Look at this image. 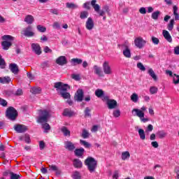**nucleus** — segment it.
I'll use <instances>...</instances> for the list:
<instances>
[{
  "instance_id": "nucleus-23",
  "label": "nucleus",
  "mask_w": 179,
  "mask_h": 179,
  "mask_svg": "<svg viewBox=\"0 0 179 179\" xmlns=\"http://www.w3.org/2000/svg\"><path fill=\"white\" fill-rule=\"evenodd\" d=\"M73 164L76 169H80L83 166L82 161L80 160L79 159H75L73 161Z\"/></svg>"
},
{
  "instance_id": "nucleus-15",
  "label": "nucleus",
  "mask_w": 179,
  "mask_h": 179,
  "mask_svg": "<svg viewBox=\"0 0 179 179\" xmlns=\"http://www.w3.org/2000/svg\"><path fill=\"white\" fill-rule=\"evenodd\" d=\"M162 36H164V38L168 41V43H173V38L171 37V35L169 31L164 29L162 31Z\"/></svg>"
},
{
  "instance_id": "nucleus-52",
  "label": "nucleus",
  "mask_w": 179,
  "mask_h": 179,
  "mask_svg": "<svg viewBox=\"0 0 179 179\" xmlns=\"http://www.w3.org/2000/svg\"><path fill=\"white\" fill-rule=\"evenodd\" d=\"M49 170L50 171H58V166L56 165H50Z\"/></svg>"
},
{
  "instance_id": "nucleus-7",
  "label": "nucleus",
  "mask_w": 179,
  "mask_h": 179,
  "mask_svg": "<svg viewBox=\"0 0 179 179\" xmlns=\"http://www.w3.org/2000/svg\"><path fill=\"white\" fill-rule=\"evenodd\" d=\"M6 116L8 120L15 121L17 118V110L15 108L10 106L6 111Z\"/></svg>"
},
{
  "instance_id": "nucleus-16",
  "label": "nucleus",
  "mask_w": 179,
  "mask_h": 179,
  "mask_svg": "<svg viewBox=\"0 0 179 179\" xmlns=\"http://www.w3.org/2000/svg\"><path fill=\"white\" fill-rule=\"evenodd\" d=\"M123 47L124 49L123 50V55L125 57V58H131V49H129V45H123Z\"/></svg>"
},
{
  "instance_id": "nucleus-17",
  "label": "nucleus",
  "mask_w": 179,
  "mask_h": 179,
  "mask_svg": "<svg viewBox=\"0 0 179 179\" xmlns=\"http://www.w3.org/2000/svg\"><path fill=\"white\" fill-rule=\"evenodd\" d=\"M74 99L76 101H82L83 100V90H78L76 95L74 96Z\"/></svg>"
},
{
  "instance_id": "nucleus-1",
  "label": "nucleus",
  "mask_w": 179,
  "mask_h": 179,
  "mask_svg": "<svg viewBox=\"0 0 179 179\" xmlns=\"http://www.w3.org/2000/svg\"><path fill=\"white\" fill-rule=\"evenodd\" d=\"M51 117V111L50 110H39V116L37 118V122L42 124V128L44 129L45 134H48V131L51 129V127L47 122Z\"/></svg>"
},
{
  "instance_id": "nucleus-4",
  "label": "nucleus",
  "mask_w": 179,
  "mask_h": 179,
  "mask_svg": "<svg viewBox=\"0 0 179 179\" xmlns=\"http://www.w3.org/2000/svg\"><path fill=\"white\" fill-rule=\"evenodd\" d=\"M173 13L175 19L170 20L169 22L167 24V29L169 31H173L174 25L176 24V20H179L178 7L177 6H173Z\"/></svg>"
},
{
  "instance_id": "nucleus-5",
  "label": "nucleus",
  "mask_w": 179,
  "mask_h": 179,
  "mask_svg": "<svg viewBox=\"0 0 179 179\" xmlns=\"http://www.w3.org/2000/svg\"><path fill=\"white\" fill-rule=\"evenodd\" d=\"M85 164L90 173H94L97 169V161L92 157H88L85 159Z\"/></svg>"
},
{
  "instance_id": "nucleus-57",
  "label": "nucleus",
  "mask_w": 179,
  "mask_h": 179,
  "mask_svg": "<svg viewBox=\"0 0 179 179\" xmlns=\"http://www.w3.org/2000/svg\"><path fill=\"white\" fill-rule=\"evenodd\" d=\"M72 79H74V80H80V76L79 74H73L71 75Z\"/></svg>"
},
{
  "instance_id": "nucleus-25",
  "label": "nucleus",
  "mask_w": 179,
  "mask_h": 179,
  "mask_svg": "<svg viewBox=\"0 0 179 179\" xmlns=\"http://www.w3.org/2000/svg\"><path fill=\"white\" fill-rule=\"evenodd\" d=\"M30 92L32 94H41V88L37 87H33L30 89Z\"/></svg>"
},
{
  "instance_id": "nucleus-6",
  "label": "nucleus",
  "mask_w": 179,
  "mask_h": 179,
  "mask_svg": "<svg viewBox=\"0 0 179 179\" xmlns=\"http://www.w3.org/2000/svg\"><path fill=\"white\" fill-rule=\"evenodd\" d=\"M1 39L3 40V41L1 42L3 50H7L12 47V41L15 40V37L10 35H4L1 37Z\"/></svg>"
},
{
  "instance_id": "nucleus-61",
  "label": "nucleus",
  "mask_w": 179,
  "mask_h": 179,
  "mask_svg": "<svg viewBox=\"0 0 179 179\" xmlns=\"http://www.w3.org/2000/svg\"><path fill=\"white\" fill-rule=\"evenodd\" d=\"M139 12L141 15H146V8L145 7L140 8Z\"/></svg>"
},
{
  "instance_id": "nucleus-11",
  "label": "nucleus",
  "mask_w": 179,
  "mask_h": 179,
  "mask_svg": "<svg viewBox=\"0 0 179 179\" xmlns=\"http://www.w3.org/2000/svg\"><path fill=\"white\" fill-rule=\"evenodd\" d=\"M134 45L137 48H143L146 45V41L143 39L141 36L136 37L134 39Z\"/></svg>"
},
{
  "instance_id": "nucleus-50",
  "label": "nucleus",
  "mask_w": 179,
  "mask_h": 179,
  "mask_svg": "<svg viewBox=\"0 0 179 179\" xmlns=\"http://www.w3.org/2000/svg\"><path fill=\"white\" fill-rule=\"evenodd\" d=\"M151 40H152V43L155 44V45H159V43H160V40H159L155 36H152Z\"/></svg>"
},
{
  "instance_id": "nucleus-3",
  "label": "nucleus",
  "mask_w": 179,
  "mask_h": 179,
  "mask_svg": "<svg viewBox=\"0 0 179 179\" xmlns=\"http://www.w3.org/2000/svg\"><path fill=\"white\" fill-rule=\"evenodd\" d=\"M143 111H146L145 106H142L141 109L134 108L131 110V114L134 117H138L142 122H148L149 119L145 118V112Z\"/></svg>"
},
{
  "instance_id": "nucleus-33",
  "label": "nucleus",
  "mask_w": 179,
  "mask_h": 179,
  "mask_svg": "<svg viewBox=\"0 0 179 179\" xmlns=\"http://www.w3.org/2000/svg\"><path fill=\"white\" fill-rule=\"evenodd\" d=\"M131 157V154L128 151L122 152V160H128Z\"/></svg>"
},
{
  "instance_id": "nucleus-18",
  "label": "nucleus",
  "mask_w": 179,
  "mask_h": 179,
  "mask_svg": "<svg viewBox=\"0 0 179 179\" xmlns=\"http://www.w3.org/2000/svg\"><path fill=\"white\" fill-rule=\"evenodd\" d=\"M66 57L65 56H60L56 59V64L61 66L66 65Z\"/></svg>"
},
{
  "instance_id": "nucleus-62",
  "label": "nucleus",
  "mask_w": 179,
  "mask_h": 179,
  "mask_svg": "<svg viewBox=\"0 0 179 179\" xmlns=\"http://www.w3.org/2000/svg\"><path fill=\"white\" fill-rule=\"evenodd\" d=\"M4 94H6V96H12V94H14V93L12 90H5Z\"/></svg>"
},
{
  "instance_id": "nucleus-12",
  "label": "nucleus",
  "mask_w": 179,
  "mask_h": 179,
  "mask_svg": "<svg viewBox=\"0 0 179 179\" xmlns=\"http://www.w3.org/2000/svg\"><path fill=\"white\" fill-rule=\"evenodd\" d=\"M34 34L35 33L31 26H28L24 29V36L25 37H34Z\"/></svg>"
},
{
  "instance_id": "nucleus-60",
  "label": "nucleus",
  "mask_w": 179,
  "mask_h": 179,
  "mask_svg": "<svg viewBox=\"0 0 179 179\" xmlns=\"http://www.w3.org/2000/svg\"><path fill=\"white\" fill-rule=\"evenodd\" d=\"M52 27H53V29H61V25H59V23L55 22H54V24H52Z\"/></svg>"
},
{
  "instance_id": "nucleus-29",
  "label": "nucleus",
  "mask_w": 179,
  "mask_h": 179,
  "mask_svg": "<svg viewBox=\"0 0 179 179\" xmlns=\"http://www.w3.org/2000/svg\"><path fill=\"white\" fill-rule=\"evenodd\" d=\"M14 129L17 134H23V125L22 124H15Z\"/></svg>"
},
{
  "instance_id": "nucleus-2",
  "label": "nucleus",
  "mask_w": 179,
  "mask_h": 179,
  "mask_svg": "<svg viewBox=\"0 0 179 179\" xmlns=\"http://www.w3.org/2000/svg\"><path fill=\"white\" fill-rule=\"evenodd\" d=\"M54 87L57 92H60V95L62 97H63V99H69L71 97V94L66 92V90L69 89V85H68V84L57 82L55 83Z\"/></svg>"
},
{
  "instance_id": "nucleus-55",
  "label": "nucleus",
  "mask_w": 179,
  "mask_h": 179,
  "mask_svg": "<svg viewBox=\"0 0 179 179\" xmlns=\"http://www.w3.org/2000/svg\"><path fill=\"white\" fill-rule=\"evenodd\" d=\"M92 111V110L89 108H86L85 110V117H90V112Z\"/></svg>"
},
{
  "instance_id": "nucleus-48",
  "label": "nucleus",
  "mask_w": 179,
  "mask_h": 179,
  "mask_svg": "<svg viewBox=\"0 0 179 179\" xmlns=\"http://www.w3.org/2000/svg\"><path fill=\"white\" fill-rule=\"evenodd\" d=\"M24 142L25 143H31V140H30V136L29 134L24 135Z\"/></svg>"
},
{
  "instance_id": "nucleus-58",
  "label": "nucleus",
  "mask_w": 179,
  "mask_h": 179,
  "mask_svg": "<svg viewBox=\"0 0 179 179\" xmlns=\"http://www.w3.org/2000/svg\"><path fill=\"white\" fill-rule=\"evenodd\" d=\"M44 148H45V143H44V141H39V149L41 150H43Z\"/></svg>"
},
{
  "instance_id": "nucleus-54",
  "label": "nucleus",
  "mask_w": 179,
  "mask_h": 179,
  "mask_svg": "<svg viewBox=\"0 0 179 179\" xmlns=\"http://www.w3.org/2000/svg\"><path fill=\"white\" fill-rule=\"evenodd\" d=\"M113 179H118L120 178V172L118 171H115L113 174Z\"/></svg>"
},
{
  "instance_id": "nucleus-10",
  "label": "nucleus",
  "mask_w": 179,
  "mask_h": 179,
  "mask_svg": "<svg viewBox=\"0 0 179 179\" xmlns=\"http://www.w3.org/2000/svg\"><path fill=\"white\" fill-rule=\"evenodd\" d=\"M96 2H97V1H96V0L91 1V5H92V8H94V10H95V12H96V13H99V16L106 15V11H104L103 10H100V6L97 3H96Z\"/></svg>"
},
{
  "instance_id": "nucleus-47",
  "label": "nucleus",
  "mask_w": 179,
  "mask_h": 179,
  "mask_svg": "<svg viewBox=\"0 0 179 179\" xmlns=\"http://www.w3.org/2000/svg\"><path fill=\"white\" fill-rule=\"evenodd\" d=\"M36 29L41 33H45V31H47V28H45V27H43L42 25H38Z\"/></svg>"
},
{
  "instance_id": "nucleus-39",
  "label": "nucleus",
  "mask_w": 179,
  "mask_h": 179,
  "mask_svg": "<svg viewBox=\"0 0 179 179\" xmlns=\"http://www.w3.org/2000/svg\"><path fill=\"white\" fill-rule=\"evenodd\" d=\"M87 16H89V12L87 11H82L80 14V19H87Z\"/></svg>"
},
{
  "instance_id": "nucleus-31",
  "label": "nucleus",
  "mask_w": 179,
  "mask_h": 179,
  "mask_svg": "<svg viewBox=\"0 0 179 179\" xmlns=\"http://www.w3.org/2000/svg\"><path fill=\"white\" fill-rule=\"evenodd\" d=\"M148 74L150 75V76H151V78H152L155 82H157V76H156V73H155V71L152 69H150L148 70Z\"/></svg>"
},
{
  "instance_id": "nucleus-19",
  "label": "nucleus",
  "mask_w": 179,
  "mask_h": 179,
  "mask_svg": "<svg viewBox=\"0 0 179 179\" xmlns=\"http://www.w3.org/2000/svg\"><path fill=\"white\" fill-rule=\"evenodd\" d=\"M64 148L67 149V150H75V144L71 141H65L64 142Z\"/></svg>"
},
{
  "instance_id": "nucleus-24",
  "label": "nucleus",
  "mask_w": 179,
  "mask_h": 179,
  "mask_svg": "<svg viewBox=\"0 0 179 179\" xmlns=\"http://www.w3.org/2000/svg\"><path fill=\"white\" fill-rule=\"evenodd\" d=\"M74 153L77 157H82L85 153V149L83 148L76 149Z\"/></svg>"
},
{
  "instance_id": "nucleus-45",
  "label": "nucleus",
  "mask_w": 179,
  "mask_h": 179,
  "mask_svg": "<svg viewBox=\"0 0 179 179\" xmlns=\"http://www.w3.org/2000/svg\"><path fill=\"white\" fill-rule=\"evenodd\" d=\"M10 78L9 77L0 78V83H9Z\"/></svg>"
},
{
  "instance_id": "nucleus-22",
  "label": "nucleus",
  "mask_w": 179,
  "mask_h": 179,
  "mask_svg": "<svg viewBox=\"0 0 179 179\" xmlns=\"http://www.w3.org/2000/svg\"><path fill=\"white\" fill-rule=\"evenodd\" d=\"M24 21L27 23V24H33L34 22V17L31 15H27L25 17Z\"/></svg>"
},
{
  "instance_id": "nucleus-46",
  "label": "nucleus",
  "mask_w": 179,
  "mask_h": 179,
  "mask_svg": "<svg viewBox=\"0 0 179 179\" xmlns=\"http://www.w3.org/2000/svg\"><path fill=\"white\" fill-rule=\"evenodd\" d=\"M172 78H173L174 85H178V83H179V76L174 73Z\"/></svg>"
},
{
  "instance_id": "nucleus-42",
  "label": "nucleus",
  "mask_w": 179,
  "mask_h": 179,
  "mask_svg": "<svg viewBox=\"0 0 179 179\" xmlns=\"http://www.w3.org/2000/svg\"><path fill=\"white\" fill-rule=\"evenodd\" d=\"M10 179H20V178H22V176H20L19 174H16L13 172H11L10 176Z\"/></svg>"
},
{
  "instance_id": "nucleus-38",
  "label": "nucleus",
  "mask_w": 179,
  "mask_h": 179,
  "mask_svg": "<svg viewBox=\"0 0 179 179\" xmlns=\"http://www.w3.org/2000/svg\"><path fill=\"white\" fill-rule=\"evenodd\" d=\"M95 96H96V97H103V96H104V92L102 91V90L97 89L95 91Z\"/></svg>"
},
{
  "instance_id": "nucleus-34",
  "label": "nucleus",
  "mask_w": 179,
  "mask_h": 179,
  "mask_svg": "<svg viewBox=\"0 0 179 179\" xmlns=\"http://www.w3.org/2000/svg\"><path fill=\"white\" fill-rule=\"evenodd\" d=\"M66 6L69 9H78V8H79V6H78V4H75L74 3H66Z\"/></svg>"
},
{
  "instance_id": "nucleus-27",
  "label": "nucleus",
  "mask_w": 179,
  "mask_h": 179,
  "mask_svg": "<svg viewBox=\"0 0 179 179\" xmlns=\"http://www.w3.org/2000/svg\"><path fill=\"white\" fill-rule=\"evenodd\" d=\"M157 136L159 138V139H164V138L167 136V133H166L164 130H160L157 132Z\"/></svg>"
},
{
  "instance_id": "nucleus-43",
  "label": "nucleus",
  "mask_w": 179,
  "mask_h": 179,
  "mask_svg": "<svg viewBox=\"0 0 179 179\" xmlns=\"http://www.w3.org/2000/svg\"><path fill=\"white\" fill-rule=\"evenodd\" d=\"M159 89L157 88V87H150V94H156V93H157Z\"/></svg>"
},
{
  "instance_id": "nucleus-13",
  "label": "nucleus",
  "mask_w": 179,
  "mask_h": 179,
  "mask_svg": "<svg viewBox=\"0 0 179 179\" xmlns=\"http://www.w3.org/2000/svg\"><path fill=\"white\" fill-rule=\"evenodd\" d=\"M85 27L87 30H93L94 29V21L92 17H88L85 22Z\"/></svg>"
},
{
  "instance_id": "nucleus-41",
  "label": "nucleus",
  "mask_w": 179,
  "mask_h": 179,
  "mask_svg": "<svg viewBox=\"0 0 179 179\" xmlns=\"http://www.w3.org/2000/svg\"><path fill=\"white\" fill-rule=\"evenodd\" d=\"M5 66H6V63L5 62V59L2 58V55H0V68L1 69H5Z\"/></svg>"
},
{
  "instance_id": "nucleus-14",
  "label": "nucleus",
  "mask_w": 179,
  "mask_h": 179,
  "mask_svg": "<svg viewBox=\"0 0 179 179\" xmlns=\"http://www.w3.org/2000/svg\"><path fill=\"white\" fill-rule=\"evenodd\" d=\"M31 48L34 52L36 54V55H41V47H40V45L38 43H32Z\"/></svg>"
},
{
  "instance_id": "nucleus-44",
  "label": "nucleus",
  "mask_w": 179,
  "mask_h": 179,
  "mask_svg": "<svg viewBox=\"0 0 179 179\" xmlns=\"http://www.w3.org/2000/svg\"><path fill=\"white\" fill-rule=\"evenodd\" d=\"M90 134H89V131H87V130H86L85 129H84L83 130V133H82V137L84 139H87V138H89Z\"/></svg>"
},
{
  "instance_id": "nucleus-56",
  "label": "nucleus",
  "mask_w": 179,
  "mask_h": 179,
  "mask_svg": "<svg viewBox=\"0 0 179 179\" xmlns=\"http://www.w3.org/2000/svg\"><path fill=\"white\" fill-rule=\"evenodd\" d=\"M83 8L85 9H87L88 10H90V2L87 1L83 3Z\"/></svg>"
},
{
  "instance_id": "nucleus-64",
  "label": "nucleus",
  "mask_w": 179,
  "mask_h": 179,
  "mask_svg": "<svg viewBox=\"0 0 179 179\" xmlns=\"http://www.w3.org/2000/svg\"><path fill=\"white\" fill-rule=\"evenodd\" d=\"M151 145L152 148H155V149H157V148H159V143H157V141H152L151 143Z\"/></svg>"
},
{
  "instance_id": "nucleus-26",
  "label": "nucleus",
  "mask_w": 179,
  "mask_h": 179,
  "mask_svg": "<svg viewBox=\"0 0 179 179\" xmlns=\"http://www.w3.org/2000/svg\"><path fill=\"white\" fill-rule=\"evenodd\" d=\"M83 62V60L78 58L72 59L71 61L72 66H76V65H80Z\"/></svg>"
},
{
  "instance_id": "nucleus-28",
  "label": "nucleus",
  "mask_w": 179,
  "mask_h": 179,
  "mask_svg": "<svg viewBox=\"0 0 179 179\" xmlns=\"http://www.w3.org/2000/svg\"><path fill=\"white\" fill-rule=\"evenodd\" d=\"M61 131L64 136H71V131L66 127H62Z\"/></svg>"
},
{
  "instance_id": "nucleus-53",
  "label": "nucleus",
  "mask_w": 179,
  "mask_h": 179,
  "mask_svg": "<svg viewBox=\"0 0 179 179\" xmlns=\"http://www.w3.org/2000/svg\"><path fill=\"white\" fill-rule=\"evenodd\" d=\"M0 104L1 106H3V107H6V106H8V102L6 101V100L0 98Z\"/></svg>"
},
{
  "instance_id": "nucleus-30",
  "label": "nucleus",
  "mask_w": 179,
  "mask_h": 179,
  "mask_svg": "<svg viewBox=\"0 0 179 179\" xmlns=\"http://www.w3.org/2000/svg\"><path fill=\"white\" fill-rule=\"evenodd\" d=\"M138 131L140 139H141V141H145V139H146V134H145V130H143V129H138Z\"/></svg>"
},
{
  "instance_id": "nucleus-51",
  "label": "nucleus",
  "mask_w": 179,
  "mask_h": 179,
  "mask_svg": "<svg viewBox=\"0 0 179 179\" xmlns=\"http://www.w3.org/2000/svg\"><path fill=\"white\" fill-rule=\"evenodd\" d=\"M137 68H138L140 71H146V68H145V66H143V64L141 62H139L137 64Z\"/></svg>"
},
{
  "instance_id": "nucleus-21",
  "label": "nucleus",
  "mask_w": 179,
  "mask_h": 179,
  "mask_svg": "<svg viewBox=\"0 0 179 179\" xmlns=\"http://www.w3.org/2000/svg\"><path fill=\"white\" fill-rule=\"evenodd\" d=\"M9 69L15 75H16L17 72H19V68L17 67V64H10Z\"/></svg>"
},
{
  "instance_id": "nucleus-35",
  "label": "nucleus",
  "mask_w": 179,
  "mask_h": 179,
  "mask_svg": "<svg viewBox=\"0 0 179 179\" xmlns=\"http://www.w3.org/2000/svg\"><path fill=\"white\" fill-rule=\"evenodd\" d=\"M63 115L65 117H72V115H73V112L68 108H66L63 112Z\"/></svg>"
},
{
  "instance_id": "nucleus-49",
  "label": "nucleus",
  "mask_w": 179,
  "mask_h": 179,
  "mask_svg": "<svg viewBox=\"0 0 179 179\" xmlns=\"http://www.w3.org/2000/svg\"><path fill=\"white\" fill-rule=\"evenodd\" d=\"M113 117L115 118H118L121 115V111L119 109L113 110Z\"/></svg>"
},
{
  "instance_id": "nucleus-40",
  "label": "nucleus",
  "mask_w": 179,
  "mask_h": 179,
  "mask_svg": "<svg viewBox=\"0 0 179 179\" xmlns=\"http://www.w3.org/2000/svg\"><path fill=\"white\" fill-rule=\"evenodd\" d=\"M80 145H83V146H84L87 148H89L92 146V144H90L89 142H87L85 140H80Z\"/></svg>"
},
{
  "instance_id": "nucleus-32",
  "label": "nucleus",
  "mask_w": 179,
  "mask_h": 179,
  "mask_svg": "<svg viewBox=\"0 0 179 179\" xmlns=\"http://www.w3.org/2000/svg\"><path fill=\"white\" fill-rule=\"evenodd\" d=\"M130 99L133 103H138V101H139V96L136 93H133L131 95Z\"/></svg>"
},
{
  "instance_id": "nucleus-63",
  "label": "nucleus",
  "mask_w": 179,
  "mask_h": 179,
  "mask_svg": "<svg viewBox=\"0 0 179 179\" xmlns=\"http://www.w3.org/2000/svg\"><path fill=\"white\" fill-rule=\"evenodd\" d=\"M173 52L175 55H179V45L174 48Z\"/></svg>"
},
{
  "instance_id": "nucleus-37",
  "label": "nucleus",
  "mask_w": 179,
  "mask_h": 179,
  "mask_svg": "<svg viewBox=\"0 0 179 179\" xmlns=\"http://www.w3.org/2000/svg\"><path fill=\"white\" fill-rule=\"evenodd\" d=\"M71 177L73 179H81L82 178V176H80V173H79V171H74Z\"/></svg>"
},
{
  "instance_id": "nucleus-59",
  "label": "nucleus",
  "mask_w": 179,
  "mask_h": 179,
  "mask_svg": "<svg viewBox=\"0 0 179 179\" xmlns=\"http://www.w3.org/2000/svg\"><path fill=\"white\" fill-rule=\"evenodd\" d=\"M103 9L108 15H110V7L108 6H103Z\"/></svg>"
},
{
  "instance_id": "nucleus-36",
  "label": "nucleus",
  "mask_w": 179,
  "mask_h": 179,
  "mask_svg": "<svg viewBox=\"0 0 179 179\" xmlns=\"http://www.w3.org/2000/svg\"><path fill=\"white\" fill-rule=\"evenodd\" d=\"M159 16H160V11L159 10L153 12L151 15V17L153 20H157V19H159Z\"/></svg>"
},
{
  "instance_id": "nucleus-9",
  "label": "nucleus",
  "mask_w": 179,
  "mask_h": 179,
  "mask_svg": "<svg viewBox=\"0 0 179 179\" xmlns=\"http://www.w3.org/2000/svg\"><path fill=\"white\" fill-rule=\"evenodd\" d=\"M102 68L105 75H113V69L110 65V62L105 61L102 64Z\"/></svg>"
},
{
  "instance_id": "nucleus-8",
  "label": "nucleus",
  "mask_w": 179,
  "mask_h": 179,
  "mask_svg": "<svg viewBox=\"0 0 179 179\" xmlns=\"http://www.w3.org/2000/svg\"><path fill=\"white\" fill-rule=\"evenodd\" d=\"M103 100L106 101V104L109 110H114V108H117L118 107V103H117V101L110 99H108V96H104Z\"/></svg>"
},
{
  "instance_id": "nucleus-20",
  "label": "nucleus",
  "mask_w": 179,
  "mask_h": 179,
  "mask_svg": "<svg viewBox=\"0 0 179 179\" xmlns=\"http://www.w3.org/2000/svg\"><path fill=\"white\" fill-rule=\"evenodd\" d=\"M94 73L97 75L98 76H103V71H101V68L97 65H94L93 66Z\"/></svg>"
}]
</instances>
